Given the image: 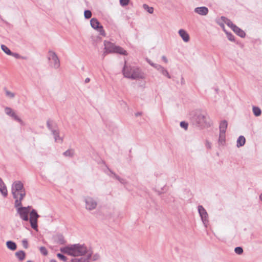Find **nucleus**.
I'll use <instances>...</instances> for the list:
<instances>
[{
	"mask_svg": "<svg viewBox=\"0 0 262 262\" xmlns=\"http://www.w3.org/2000/svg\"><path fill=\"white\" fill-rule=\"evenodd\" d=\"M47 127L50 129L51 132H53V130H55L56 129L54 128L52 124V122L50 121H48L47 123Z\"/></svg>",
	"mask_w": 262,
	"mask_h": 262,
	"instance_id": "4c0bfd02",
	"label": "nucleus"
},
{
	"mask_svg": "<svg viewBox=\"0 0 262 262\" xmlns=\"http://www.w3.org/2000/svg\"><path fill=\"white\" fill-rule=\"evenodd\" d=\"M104 51L103 55L105 56L108 53H116L121 55H127L126 51L122 48L115 46L113 43L110 41H104Z\"/></svg>",
	"mask_w": 262,
	"mask_h": 262,
	"instance_id": "39448f33",
	"label": "nucleus"
},
{
	"mask_svg": "<svg viewBox=\"0 0 262 262\" xmlns=\"http://www.w3.org/2000/svg\"><path fill=\"white\" fill-rule=\"evenodd\" d=\"M84 202L85 203V208L90 211L95 209L97 206V200L91 196L85 197Z\"/></svg>",
	"mask_w": 262,
	"mask_h": 262,
	"instance_id": "6e6552de",
	"label": "nucleus"
},
{
	"mask_svg": "<svg viewBox=\"0 0 262 262\" xmlns=\"http://www.w3.org/2000/svg\"><path fill=\"white\" fill-rule=\"evenodd\" d=\"M225 132L220 133L219 142L221 144H223L225 141Z\"/></svg>",
	"mask_w": 262,
	"mask_h": 262,
	"instance_id": "c756f323",
	"label": "nucleus"
},
{
	"mask_svg": "<svg viewBox=\"0 0 262 262\" xmlns=\"http://www.w3.org/2000/svg\"><path fill=\"white\" fill-rule=\"evenodd\" d=\"M15 255L20 260H22L25 257V253L23 251H19L16 252Z\"/></svg>",
	"mask_w": 262,
	"mask_h": 262,
	"instance_id": "cd10ccee",
	"label": "nucleus"
},
{
	"mask_svg": "<svg viewBox=\"0 0 262 262\" xmlns=\"http://www.w3.org/2000/svg\"><path fill=\"white\" fill-rule=\"evenodd\" d=\"M205 146H206V148H207L208 149H211V144L208 140L206 141Z\"/></svg>",
	"mask_w": 262,
	"mask_h": 262,
	"instance_id": "79ce46f5",
	"label": "nucleus"
},
{
	"mask_svg": "<svg viewBox=\"0 0 262 262\" xmlns=\"http://www.w3.org/2000/svg\"><path fill=\"white\" fill-rule=\"evenodd\" d=\"M148 63L152 66V64H154V63L151 62L150 61H148Z\"/></svg>",
	"mask_w": 262,
	"mask_h": 262,
	"instance_id": "8fccbe9b",
	"label": "nucleus"
},
{
	"mask_svg": "<svg viewBox=\"0 0 262 262\" xmlns=\"http://www.w3.org/2000/svg\"><path fill=\"white\" fill-rule=\"evenodd\" d=\"M27 262H33V261H31V260H28V261H27Z\"/></svg>",
	"mask_w": 262,
	"mask_h": 262,
	"instance_id": "603ef678",
	"label": "nucleus"
},
{
	"mask_svg": "<svg viewBox=\"0 0 262 262\" xmlns=\"http://www.w3.org/2000/svg\"><path fill=\"white\" fill-rule=\"evenodd\" d=\"M99 256L98 254H95L93 257V259L94 260H95L98 259L99 258Z\"/></svg>",
	"mask_w": 262,
	"mask_h": 262,
	"instance_id": "37998d69",
	"label": "nucleus"
},
{
	"mask_svg": "<svg viewBox=\"0 0 262 262\" xmlns=\"http://www.w3.org/2000/svg\"><path fill=\"white\" fill-rule=\"evenodd\" d=\"M1 49L7 55H11L12 54L9 49L4 45H1Z\"/></svg>",
	"mask_w": 262,
	"mask_h": 262,
	"instance_id": "7c9ffc66",
	"label": "nucleus"
},
{
	"mask_svg": "<svg viewBox=\"0 0 262 262\" xmlns=\"http://www.w3.org/2000/svg\"><path fill=\"white\" fill-rule=\"evenodd\" d=\"M130 0H119L120 5L122 7H125L128 5Z\"/></svg>",
	"mask_w": 262,
	"mask_h": 262,
	"instance_id": "473e14b6",
	"label": "nucleus"
},
{
	"mask_svg": "<svg viewBox=\"0 0 262 262\" xmlns=\"http://www.w3.org/2000/svg\"><path fill=\"white\" fill-rule=\"evenodd\" d=\"M63 155L65 157H68L72 158L75 155V150L73 149H69L63 153Z\"/></svg>",
	"mask_w": 262,
	"mask_h": 262,
	"instance_id": "b1692460",
	"label": "nucleus"
},
{
	"mask_svg": "<svg viewBox=\"0 0 262 262\" xmlns=\"http://www.w3.org/2000/svg\"><path fill=\"white\" fill-rule=\"evenodd\" d=\"M55 240L58 244H63L66 243L64 238L62 235L58 234L55 236Z\"/></svg>",
	"mask_w": 262,
	"mask_h": 262,
	"instance_id": "393cba45",
	"label": "nucleus"
},
{
	"mask_svg": "<svg viewBox=\"0 0 262 262\" xmlns=\"http://www.w3.org/2000/svg\"><path fill=\"white\" fill-rule=\"evenodd\" d=\"M84 15L85 18H90L92 16V13L90 10H85L84 12Z\"/></svg>",
	"mask_w": 262,
	"mask_h": 262,
	"instance_id": "f704fd0d",
	"label": "nucleus"
},
{
	"mask_svg": "<svg viewBox=\"0 0 262 262\" xmlns=\"http://www.w3.org/2000/svg\"><path fill=\"white\" fill-rule=\"evenodd\" d=\"M152 66L156 69L163 76L167 77L168 78H171L167 70L163 67L158 64H152Z\"/></svg>",
	"mask_w": 262,
	"mask_h": 262,
	"instance_id": "ddd939ff",
	"label": "nucleus"
},
{
	"mask_svg": "<svg viewBox=\"0 0 262 262\" xmlns=\"http://www.w3.org/2000/svg\"><path fill=\"white\" fill-rule=\"evenodd\" d=\"M194 11L200 15H206L208 13L209 10L207 7L203 6L195 8Z\"/></svg>",
	"mask_w": 262,
	"mask_h": 262,
	"instance_id": "4468645a",
	"label": "nucleus"
},
{
	"mask_svg": "<svg viewBox=\"0 0 262 262\" xmlns=\"http://www.w3.org/2000/svg\"><path fill=\"white\" fill-rule=\"evenodd\" d=\"M246 139L243 136H240L237 139L236 146L237 147L243 146L245 144Z\"/></svg>",
	"mask_w": 262,
	"mask_h": 262,
	"instance_id": "aec40b11",
	"label": "nucleus"
},
{
	"mask_svg": "<svg viewBox=\"0 0 262 262\" xmlns=\"http://www.w3.org/2000/svg\"><path fill=\"white\" fill-rule=\"evenodd\" d=\"M39 250L40 253L43 255H47L48 254V250L45 247H40L39 248Z\"/></svg>",
	"mask_w": 262,
	"mask_h": 262,
	"instance_id": "72a5a7b5",
	"label": "nucleus"
},
{
	"mask_svg": "<svg viewBox=\"0 0 262 262\" xmlns=\"http://www.w3.org/2000/svg\"><path fill=\"white\" fill-rule=\"evenodd\" d=\"M39 215L35 209H32L30 213L29 221L31 227L35 230L38 231L37 229V220Z\"/></svg>",
	"mask_w": 262,
	"mask_h": 262,
	"instance_id": "0eeeda50",
	"label": "nucleus"
},
{
	"mask_svg": "<svg viewBox=\"0 0 262 262\" xmlns=\"http://www.w3.org/2000/svg\"><path fill=\"white\" fill-rule=\"evenodd\" d=\"M50 262H57V261L55 259H51Z\"/></svg>",
	"mask_w": 262,
	"mask_h": 262,
	"instance_id": "09e8293b",
	"label": "nucleus"
},
{
	"mask_svg": "<svg viewBox=\"0 0 262 262\" xmlns=\"http://www.w3.org/2000/svg\"><path fill=\"white\" fill-rule=\"evenodd\" d=\"M143 8L144 10H146L149 13L152 14L154 13V8L151 7H149L147 4H143Z\"/></svg>",
	"mask_w": 262,
	"mask_h": 262,
	"instance_id": "c85d7f7f",
	"label": "nucleus"
},
{
	"mask_svg": "<svg viewBox=\"0 0 262 262\" xmlns=\"http://www.w3.org/2000/svg\"><path fill=\"white\" fill-rule=\"evenodd\" d=\"M252 111L256 117L259 116L261 114V111L259 107L255 106L252 107Z\"/></svg>",
	"mask_w": 262,
	"mask_h": 262,
	"instance_id": "bb28decb",
	"label": "nucleus"
},
{
	"mask_svg": "<svg viewBox=\"0 0 262 262\" xmlns=\"http://www.w3.org/2000/svg\"><path fill=\"white\" fill-rule=\"evenodd\" d=\"M0 192L4 197H6L8 195L7 187L1 178H0Z\"/></svg>",
	"mask_w": 262,
	"mask_h": 262,
	"instance_id": "f3484780",
	"label": "nucleus"
},
{
	"mask_svg": "<svg viewBox=\"0 0 262 262\" xmlns=\"http://www.w3.org/2000/svg\"><path fill=\"white\" fill-rule=\"evenodd\" d=\"M192 120L199 126L209 127L212 123L208 114L200 110H196L192 113Z\"/></svg>",
	"mask_w": 262,
	"mask_h": 262,
	"instance_id": "7ed1b4c3",
	"label": "nucleus"
},
{
	"mask_svg": "<svg viewBox=\"0 0 262 262\" xmlns=\"http://www.w3.org/2000/svg\"><path fill=\"white\" fill-rule=\"evenodd\" d=\"M232 30L238 36L242 38H244L246 36L245 32L240 29L237 26H233Z\"/></svg>",
	"mask_w": 262,
	"mask_h": 262,
	"instance_id": "a211bd4d",
	"label": "nucleus"
},
{
	"mask_svg": "<svg viewBox=\"0 0 262 262\" xmlns=\"http://www.w3.org/2000/svg\"><path fill=\"white\" fill-rule=\"evenodd\" d=\"M52 135L54 136V140L56 142L62 143V139L59 136V132L58 130H53L52 132Z\"/></svg>",
	"mask_w": 262,
	"mask_h": 262,
	"instance_id": "6ab92c4d",
	"label": "nucleus"
},
{
	"mask_svg": "<svg viewBox=\"0 0 262 262\" xmlns=\"http://www.w3.org/2000/svg\"><path fill=\"white\" fill-rule=\"evenodd\" d=\"M141 115H142V113L141 112H137V113H135V116L136 117H138V116H141Z\"/></svg>",
	"mask_w": 262,
	"mask_h": 262,
	"instance_id": "a18cd8bd",
	"label": "nucleus"
},
{
	"mask_svg": "<svg viewBox=\"0 0 262 262\" xmlns=\"http://www.w3.org/2000/svg\"><path fill=\"white\" fill-rule=\"evenodd\" d=\"M22 245L24 248L27 249L28 248V241L27 240V239H24L22 241Z\"/></svg>",
	"mask_w": 262,
	"mask_h": 262,
	"instance_id": "ea45409f",
	"label": "nucleus"
},
{
	"mask_svg": "<svg viewBox=\"0 0 262 262\" xmlns=\"http://www.w3.org/2000/svg\"><path fill=\"white\" fill-rule=\"evenodd\" d=\"M6 245L7 247L11 250H15L17 248L16 244L12 241L7 242Z\"/></svg>",
	"mask_w": 262,
	"mask_h": 262,
	"instance_id": "a878e982",
	"label": "nucleus"
},
{
	"mask_svg": "<svg viewBox=\"0 0 262 262\" xmlns=\"http://www.w3.org/2000/svg\"><path fill=\"white\" fill-rule=\"evenodd\" d=\"M188 123L185 121H182L181 123H180V126L181 127L184 128L185 129H187V128H188Z\"/></svg>",
	"mask_w": 262,
	"mask_h": 262,
	"instance_id": "58836bf2",
	"label": "nucleus"
},
{
	"mask_svg": "<svg viewBox=\"0 0 262 262\" xmlns=\"http://www.w3.org/2000/svg\"><path fill=\"white\" fill-rule=\"evenodd\" d=\"M259 199L262 201V193L259 195Z\"/></svg>",
	"mask_w": 262,
	"mask_h": 262,
	"instance_id": "de8ad7c7",
	"label": "nucleus"
},
{
	"mask_svg": "<svg viewBox=\"0 0 262 262\" xmlns=\"http://www.w3.org/2000/svg\"><path fill=\"white\" fill-rule=\"evenodd\" d=\"M122 72L124 77L132 79H144L145 77L141 70L135 67L125 64Z\"/></svg>",
	"mask_w": 262,
	"mask_h": 262,
	"instance_id": "20e7f679",
	"label": "nucleus"
},
{
	"mask_svg": "<svg viewBox=\"0 0 262 262\" xmlns=\"http://www.w3.org/2000/svg\"><path fill=\"white\" fill-rule=\"evenodd\" d=\"M26 208H27V209L29 210V209H30L31 207L30 206H28V207H25Z\"/></svg>",
	"mask_w": 262,
	"mask_h": 262,
	"instance_id": "3c124183",
	"label": "nucleus"
},
{
	"mask_svg": "<svg viewBox=\"0 0 262 262\" xmlns=\"http://www.w3.org/2000/svg\"><path fill=\"white\" fill-rule=\"evenodd\" d=\"M90 79L89 78H85L84 81H85V83H88L90 82Z\"/></svg>",
	"mask_w": 262,
	"mask_h": 262,
	"instance_id": "49530a36",
	"label": "nucleus"
},
{
	"mask_svg": "<svg viewBox=\"0 0 262 262\" xmlns=\"http://www.w3.org/2000/svg\"><path fill=\"white\" fill-rule=\"evenodd\" d=\"M90 24L91 27L94 29H97L100 33V34L104 36L105 32L103 29L102 26L100 25V23L97 19L93 18L90 21Z\"/></svg>",
	"mask_w": 262,
	"mask_h": 262,
	"instance_id": "9d476101",
	"label": "nucleus"
},
{
	"mask_svg": "<svg viewBox=\"0 0 262 262\" xmlns=\"http://www.w3.org/2000/svg\"><path fill=\"white\" fill-rule=\"evenodd\" d=\"M16 208L17 212L19 214L20 217L25 221H28L29 220V210L27 209V208L21 206Z\"/></svg>",
	"mask_w": 262,
	"mask_h": 262,
	"instance_id": "9b49d317",
	"label": "nucleus"
},
{
	"mask_svg": "<svg viewBox=\"0 0 262 262\" xmlns=\"http://www.w3.org/2000/svg\"><path fill=\"white\" fill-rule=\"evenodd\" d=\"M5 93L6 96L10 98H13L15 96V93L11 92L7 90H5Z\"/></svg>",
	"mask_w": 262,
	"mask_h": 262,
	"instance_id": "2f4dec72",
	"label": "nucleus"
},
{
	"mask_svg": "<svg viewBox=\"0 0 262 262\" xmlns=\"http://www.w3.org/2000/svg\"><path fill=\"white\" fill-rule=\"evenodd\" d=\"M228 39L231 41H234V36L231 33H227Z\"/></svg>",
	"mask_w": 262,
	"mask_h": 262,
	"instance_id": "a19ab883",
	"label": "nucleus"
},
{
	"mask_svg": "<svg viewBox=\"0 0 262 262\" xmlns=\"http://www.w3.org/2000/svg\"><path fill=\"white\" fill-rule=\"evenodd\" d=\"M11 192L15 201V207L21 206V201L26 195V191L23 183L16 181L12 184Z\"/></svg>",
	"mask_w": 262,
	"mask_h": 262,
	"instance_id": "f03ea898",
	"label": "nucleus"
},
{
	"mask_svg": "<svg viewBox=\"0 0 262 262\" xmlns=\"http://www.w3.org/2000/svg\"><path fill=\"white\" fill-rule=\"evenodd\" d=\"M109 171H110L111 174H113V178L118 180L121 184H125L126 183V181L125 179L120 178L110 169H109Z\"/></svg>",
	"mask_w": 262,
	"mask_h": 262,
	"instance_id": "5701e85b",
	"label": "nucleus"
},
{
	"mask_svg": "<svg viewBox=\"0 0 262 262\" xmlns=\"http://www.w3.org/2000/svg\"><path fill=\"white\" fill-rule=\"evenodd\" d=\"M162 58L165 63H167L168 62V60L167 59L165 56H163Z\"/></svg>",
	"mask_w": 262,
	"mask_h": 262,
	"instance_id": "c03bdc74",
	"label": "nucleus"
},
{
	"mask_svg": "<svg viewBox=\"0 0 262 262\" xmlns=\"http://www.w3.org/2000/svg\"><path fill=\"white\" fill-rule=\"evenodd\" d=\"M198 211L203 223L206 226V224L208 222L207 212H206L204 208L201 205H199L198 206Z\"/></svg>",
	"mask_w": 262,
	"mask_h": 262,
	"instance_id": "f8f14e48",
	"label": "nucleus"
},
{
	"mask_svg": "<svg viewBox=\"0 0 262 262\" xmlns=\"http://www.w3.org/2000/svg\"><path fill=\"white\" fill-rule=\"evenodd\" d=\"M57 256L63 261H66L67 260V258L62 254L58 253Z\"/></svg>",
	"mask_w": 262,
	"mask_h": 262,
	"instance_id": "e433bc0d",
	"label": "nucleus"
},
{
	"mask_svg": "<svg viewBox=\"0 0 262 262\" xmlns=\"http://www.w3.org/2000/svg\"><path fill=\"white\" fill-rule=\"evenodd\" d=\"M228 126V123L227 121L223 120L222 121L220 125V132H225L226 133V130Z\"/></svg>",
	"mask_w": 262,
	"mask_h": 262,
	"instance_id": "4be33fe9",
	"label": "nucleus"
},
{
	"mask_svg": "<svg viewBox=\"0 0 262 262\" xmlns=\"http://www.w3.org/2000/svg\"><path fill=\"white\" fill-rule=\"evenodd\" d=\"M221 19L224 23L227 24V26L230 27L232 29V30L233 28V26H236L235 25L233 24V23L230 19L226 18V17L222 16Z\"/></svg>",
	"mask_w": 262,
	"mask_h": 262,
	"instance_id": "412c9836",
	"label": "nucleus"
},
{
	"mask_svg": "<svg viewBox=\"0 0 262 262\" xmlns=\"http://www.w3.org/2000/svg\"><path fill=\"white\" fill-rule=\"evenodd\" d=\"M5 113L14 120L18 121L21 125H24L23 121L17 115L15 112L10 107H6L5 108Z\"/></svg>",
	"mask_w": 262,
	"mask_h": 262,
	"instance_id": "1a4fd4ad",
	"label": "nucleus"
},
{
	"mask_svg": "<svg viewBox=\"0 0 262 262\" xmlns=\"http://www.w3.org/2000/svg\"><path fill=\"white\" fill-rule=\"evenodd\" d=\"M179 34L184 41L186 42L189 41L190 39L189 35L185 30L184 29L179 30Z\"/></svg>",
	"mask_w": 262,
	"mask_h": 262,
	"instance_id": "dca6fc26",
	"label": "nucleus"
},
{
	"mask_svg": "<svg viewBox=\"0 0 262 262\" xmlns=\"http://www.w3.org/2000/svg\"><path fill=\"white\" fill-rule=\"evenodd\" d=\"M60 251L64 254L78 257L85 254L88 255L89 253H92L89 251L87 248L84 245L79 244L72 245L63 248H61Z\"/></svg>",
	"mask_w": 262,
	"mask_h": 262,
	"instance_id": "f257e3e1",
	"label": "nucleus"
},
{
	"mask_svg": "<svg viewBox=\"0 0 262 262\" xmlns=\"http://www.w3.org/2000/svg\"><path fill=\"white\" fill-rule=\"evenodd\" d=\"M47 58L49 61V64L52 68L57 69L60 67V61L55 52L49 51L48 53Z\"/></svg>",
	"mask_w": 262,
	"mask_h": 262,
	"instance_id": "423d86ee",
	"label": "nucleus"
},
{
	"mask_svg": "<svg viewBox=\"0 0 262 262\" xmlns=\"http://www.w3.org/2000/svg\"><path fill=\"white\" fill-rule=\"evenodd\" d=\"M112 175H113V174H112ZM110 177H111V175H110ZM112 177L113 178V176H112Z\"/></svg>",
	"mask_w": 262,
	"mask_h": 262,
	"instance_id": "864d4df0",
	"label": "nucleus"
},
{
	"mask_svg": "<svg viewBox=\"0 0 262 262\" xmlns=\"http://www.w3.org/2000/svg\"><path fill=\"white\" fill-rule=\"evenodd\" d=\"M234 252L237 254H242L243 253V249L241 247H237L234 249Z\"/></svg>",
	"mask_w": 262,
	"mask_h": 262,
	"instance_id": "c9c22d12",
	"label": "nucleus"
},
{
	"mask_svg": "<svg viewBox=\"0 0 262 262\" xmlns=\"http://www.w3.org/2000/svg\"><path fill=\"white\" fill-rule=\"evenodd\" d=\"M92 256V253H89L86 257H75L72 258L71 262H89V260Z\"/></svg>",
	"mask_w": 262,
	"mask_h": 262,
	"instance_id": "2eb2a0df",
	"label": "nucleus"
}]
</instances>
